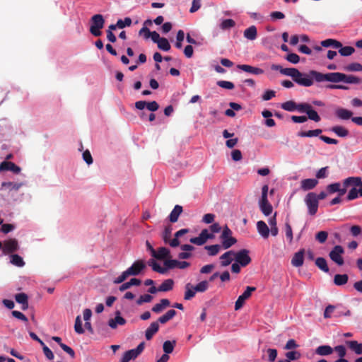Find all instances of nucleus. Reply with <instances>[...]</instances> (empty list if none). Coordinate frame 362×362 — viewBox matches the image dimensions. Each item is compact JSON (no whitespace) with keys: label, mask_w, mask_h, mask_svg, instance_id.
<instances>
[{"label":"nucleus","mask_w":362,"mask_h":362,"mask_svg":"<svg viewBox=\"0 0 362 362\" xmlns=\"http://www.w3.org/2000/svg\"><path fill=\"white\" fill-rule=\"evenodd\" d=\"M310 75L317 82L329 81L332 83L344 82L349 84H359L361 79L354 75H347L340 72L322 74L315 70L310 71Z\"/></svg>","instance_id":"nucleus-1"},{"label":"nucleus","mask_w":362,"mask_h":362,"mask_svg":"<svg viewBox=\"0 0 362 362\" xmlns=\"http://www.w3.org/2000/svg\"><path fill=\"white\" fill-rule=\"evenodd\" d=\"M281 74L285 76H288L298 84L310 87L313 84L315 80L309 74H304L299 71L296 68H283L281 69Z\"/></svg>","instance_id":"nucleus-2"},{"label":"nucleus","mask_w":362,"mask_h":362,"mask_svg":"<svg viewBox=\"0 0 362 362\" xmlns=\"http://www.w3.org/2000/svg\"><path fill=\"white\" fill-rule=\"evenodd\" d=\"M146 268L145 262L142 259L135 261L130 267L117 277L113 283L119 284L124 282L129 276H137Z\"/></svg>","instance_id":"nucleus-3"},{"label":"nucleus","mask_w":362,"mask_h":362,"mask_svg":"<svg viewBox=\"0 0 362 362\" xmlns=\"http://www.w3.org/2000/svg\"><path fill=\"white\" fill-rule=\"evenodd\" d=\"M322 132V130L321 129H316L313 130H308L307 132H299L298 133V136L300 137H313L319 136L320 139L327 144H338V140L329 138L324 135H320Z\"/></svg>","instance_id":"nucleus-4"},{"label":"nucleus","mask_w":362,"mask_h":362,"mask_svg":"<svg viewBox=\"0 0 362 362\" xmlns=\"http://www.w3.org/2000/svg\"><path fill=\"white\" fill-rule=\"evenodd\" d=\"M105 19L101 14L93 15L90 18V33L95 36L99 37L102 35L100 30L104 27Z\"/></svg>","instance_id":"nucleus-5"},{"label":"nucleus","mask_w":362,"mask_h":362,"mask_svg":"<svg viewBox=\"0 0 362 362\" xmlns=\"http://www.w3.org/2000/svg\"><path fill=\"white\" fill-rule=\"evenodd\" d=\"M231 230L226 226L222 231L220 238L222 240V247L223 249H228L237 243V240L231 236Z\"/></svg>","instance_id":"nucleus-6"},{"label":"nucleus","mask_w":362,"mask_h":362,"mask_svg":"<svg viewBox=\"0 0 362 362\" xmlns=\"http://www.w3.org/2000/svg\"><path fill=\"white\" fill-rule=\"evenodd\" d=\"M305 203L308 209V213L314 216L317 212L319 202L315 198V193L309 192L305 197Z\"/></svg>","instance_id":"nucleus-7"},{"label":"nucleus","mask_w":362,"mask_h":362,"mask_svg":"<svg viewBox=\"0 0 362 362\" xmlns=\"http://www.w3.org/2000/svg\"><path fill=\"white\" fill-rule=\"evenodd\" d=\"M299 112L306 113L307 117L315 122H318L321 119L318 113L313 108L310 104L307 103H300Z\"/></svg>","instance_id":"nucleus-8"},{"label":"nucleus","mask_w":362,"mask_h":362,"mask_svg":"<svg viewBox=\"0 0 362 362\" xmlns=\"http://www.w3.org/2000/svg\"><path fill=\"white\" fill-rule=\"evenodd\" d=\"M234 257L236 262L240 264L241 267L247 266L252 261L249 256V250L243 249L237 252H234Z\"/></svg>","instance_id":"nucleus-9"},{"label":"nucleus","mask_w":362,"mask_h":362,"mask_svg":"<svg viewBox=\"0 0 362 362\" xmlns=\"http://www.w3.org/2000/svg\"><path fill=\"white\" fill-rule=\"evenodd\" d=\"M344 252V250L341 245H336L330 251L329 256L334 262L341 266L344 263V259L341 256Z\"/></svg>","instance_id":"nucleus-10"},{"label":"nucleus","mask_w":362,"mask_h":362,"mask_svg":"<svg viewBox=\"0 0 362 362\" xmlns=\"http://www.w3.org/2000/svg\"><path fill=\"white\" fill-rule=\"evenodd\" d=\"M256 290L255 287L253 286H247L245 291L241 294L237 299L235 303V310H240L244 305L245 301L248 299L253 291Z\"/></svg>","instance_id":"nucleus-11"},{"label":"nucleus","mask_w":362,"mask_h":362,"mask_svg":"<svg viewBox=\"0 0 362 362\" xmlns=\"http://www.w3.org/2000/svg\"><path fill=\"white\" fill-rule=\"evenodd\" d=\"M18 248V243L17 240L14 238L5 240L2 244V250L6 255L15 252Z\"/></svg>","instance_id":"nucleus-12"},{"label":"nucleus","mask_w":362,"mask_h":362,"mask_svg":"<svg viewBox=\"0 0 362 362\" xmlns=\"http://www.w3.org/2000/svg\"><path fill=\"white\" fill-rule=\"evenodd\" d=\"M164 265L168 269H172L175 267L183 269L189 267L190 264L185 261L180 262L176 259H165L164 261Z\"/></svg>","instance_id":"nucleus-13"},{"label":"nucleus","mask_w":362,"mask_h":362,"mask_svg":"<svg viewBox=\"0 0 362 362\" xmlns=\"http://www.w3.org/2000/svg\"><path fill=\"white\" fill-rule=\"evenodd\" d=\"M305 250V249H300L299 251L296 252L292 259H291V264L295 267H300L303 266L304 262V255Z\"/></svg>","instance_id":"nucleus-14"},{"label":"nucleus","mask_w":362,"mask_h":362,"mask_svg":"<svg viewBox=\"0 0 362 362\" xmlns=\"http://www.w3.org/2000/svg\"><path fill=\"white\" fill-rule=\"evenodd\" d=\"M11 171L15 174L20 173L21 169L14 163L10 161H3L0 164V171Z\"/></svg>","instance_id":"nucleus-15"},{"label":"nucleus","mask_w":362,"mask_h":362,"mask_svg":"<svg viewBox=\"0 0 362 362\" xmlns=\"http://www.w3.org/2000/svg\"><path fill=\"white\" fill-rule=\"evenodd\" d=\"M143 32H146V35H145L146 39L151 37V40H153V42L155 43H158L159 42V40L162 38L160 37V35L157 32H156V31L151 32L149 30V29L146 26L143 27L139 30V35L143 34Z\"/></svg>","instance_id":"nucleus-16"},{"label":"nucleus","mask_w":362,"mask_h":362,"mask_svg":"<svg viewBox=\"0 0 362 362\" xmlns=\"http://www.w3.org/2000/svg\"><path fill=\"white\" fill-rule=\"evenodd\" d=\"M318 183L316 179H304L300 182V187L304 191H308L314 189Z\"/></svg>","instance_id":"nucleus-17"},{"label":"nucleus","mask_w":362,"mask_h":362,"mask_svg":"<svg viewBox=\"0 0 362 362\" xmlns=\"http://www.w3.org/2000/svg\"><path fill=\"white\" fill-rule=\"evenodd\" d=\"M237 67H238V69H239L242 71H244L245 72L250 73L252 74H255V75H259V74H262L264 73V71L262 69L257 68V67H254V66H252L247 65V64H239L237 66Z\"/></svg>","instance_id":"nucleus-18"},{"label":"nucleus","mask_w":362,"mask_h":362,"mask_svg":"<svg viewBox=\"0 0 362 362\" xmlns=\"http://www.w3.org/2000/svg\"><path fill=\"white\" fill-rule=\"evenodd\" d=\"M126 323V320L120 316L119 311L117 312V315L115 318H112L108 321V325L112 329H116L117 325H124Z\"/></svg>","instance_id":"nucleus-19"},{"label":"nucleus","mask_w":362,"mask_h":362,"mask_svg":"<svg viewBox=\"0 0 362 362\" xmlns=\"http://www.w3.org/2000/svg\"><path fill=\"white\" fill-rule=\"evenodd\" d=\"M257 228L259 235L264 238H267L269 235V228L263 221H259L257 223Z\"/></svg>","instance_id":"nucleus-20"},{"label":"nucleus","mask_w":362,"mask_h":362,"mask_svg":"<svg viewBox=\"0 0 362 362\" xmlns=\"http://www.w3.org/2000/svg\"><path fill=\"white\" fill-rule=\"evenodd\" d=\"M52 339L59 344L60 347L67 353L72 358L75 357V352L72 348L62 342V339L59 337H52Z\"/></svg>","instance_id":"nucleus-21"},{"label":"nucleus","mask_w":362,"mask_h":362,"mask_svg":"<svg viewBox=\"0 0 362 362\" xmlns=\"http://www.w3.org/2000/svg\"><path fill=\"white\" fill-rule=\"evenodd\" d=\"M159 325L158 322H153L145 332V337L147 340L153 338V335L158 331Z\"/></svg>","instance_id":"nucleus-22"},{"label":"nucleus","mask_w":362,"mask_h":362,"mask_svg":"<svg viewBox=\"0 0 362 362\" xmlns=\"http://www.w3.org/2000/svg\"><path fill=\"white\" fill-rule=\"evenodd\" d=\"M15 299L16 302L22 305V309L25 310L28 308V297L25 293H19L16 294Z\"/></svg>","instance_id":"nucleus-23"},{"label":"nucleus","mask_w":362,"mask_h":362,"mask_svg":"<svg viewBox=\"0 0 362 362\" xmlns=\"http://www.w3.org/2000/svg\"><path fill=\"white\" fill-rule=\"evenodd\" d=\"M234 252L232 250L228 251L220 257L221 265L222 267L228 266L233 260Z\"/></svg>","instance_id":"nucleus-24"},{"label":"nucleus","mask_w":362,"mask_h":362,"mask_svg":"<svg viewBox=\"0 0 362 362\" xmlns=\"http://www.w3.org/2000/svg\"><path fill=\"white\" fill-rule=\"evenodd\" d=\"M170 256V250L164 247H159L157 251L155 250V253L153 254L152 257L157 259H164Z\"/></svg>","instance_id":"nucleus-25"},{"label":"nucleus","mask_w":362,"mask_h":362,"mask_svg":"<svg viewBox=\"0 0 362 362\" xmlns=\"http://www.w3.org/2000/svg\"><path fill=\"white\" fill-rule=\"evenodd\" d=\"M182 212V207L180 205H175L174 209L172 210L169 215V221L171 223H175L177 221L180 215Z\"/></svg>","instance_id":"nucleus-26"},{"label":"nucleus","mask_w":362,"mask_h":362,"mask_svg":"<svg viewBox=\"0 0 362 362\" xmlns=\"http://www.w3.org/2000/svg\"><path fill=\"white\" fill-rule=\"evenodd\" d=\"M189 233V229L187 228H183L178 231H177L175 233V238L172 239V240L170 243V246L172 247H176L180 245V241L178 238L181 237L182 235Z\"/></svg>","instance_id":"nucleus-27"},{"label":"nucleus","mask_w":362,"mask_h":362,"mask_svg":"<svg viewBox=\"0 0 362 362\" xmlns=\"http://www.w3.org/2000/svg\"><path fill=\"white\" fill-rule=\"evenodd\" d=\"M300 103L297 104L293 100L286 101L281 105L282 109L286 111L293 112L297 110L299 112Z\"/></svg>","instance_id":"nucleus-28"},{"label":"nucleus","mask_w":362,"mask_h":362,"mask_svg":"<svg viewBox=\"0 0 362 362\" xmlns=\"http://www.w3.org/2000/svg\"><path fill=\"white\" fill-rule=\"evenodd\" d=\"M257 31L255 25H251L244 31V37L250 40H254L257 38Z\"/></svg>","instance_id":"nucleus-29"},{"label":"nucleus","mask_w":362,"mask_h":362,"mask_svg":"<svg viewBox=\"0 0 362 362\" xmlns=\"http://www.w3.org/2000/svg\"><path fill=\"white\" fill-rule=\"evenodd\" d=\"M174 281L172 279L165 280L159 286V292L170 291L173 288Z\"/></svg>","instance_id":"nucleus-30"},{"label":"nucleus","mask_w":362,"mask_h":362,"mask_svg":"<svg viewBox=\"0 0 362 362\" xmlns=\"http://www.w3.org/2000/svg\"><path fill=\"white\" fill-rule=\"evenodd\" d=\"M196 291L194 289V286H192L190 283H187L185 285V293L184 298L186 300H191L193 298L196 294Z\"/></svg>","instance_id":"nucleus-31"},{"label":"nucleus","mask_w":362,"mask_h":362,"mask_svg":"<svg viewBox=\"0 0 362 362\" xmlns=\"http://www.w3.org/2000/svg\"><path fill=\"white\" fill-rule=\"evenodd\" d=\"M23 186L22 183L13 182H4L1 184V189H8L9 191H18Z\"/></svg>","instance_id":"nucleus-32"},{"label":"nucleus","mask_w":362,"mask_h":362,"mask_svg":"<svg viewBox=\"0 0 362 362\" xmlns=\"http://www.w3.org/2000/svg\"><path fill=\"white\" fill-rule=\"evenodd\" d=\"M177 314V312L175 310H169L165 314L160 316L158 319V322H160L161 324H165L171 319H173Z\"/></svg>","instance_id":"nucleus-33"},{"label":"nucleus","mask_w":362,"mask_h":362,"mask_svg":"<svg viewBox=\"0 0 362 362\" xmlns=\"http://www.w3.org/2000/svg\"><path fill=\"white\" fill-rule=\"evenodd\" d=\"M320 44L322 47H332L334 48L338 49L339 47H341V43L339 41L331 38L322 40Z\"/></svg>","instance_id":"nucleus-34"},{"label":"nucleus","mask_w":362,"mask_h":362,"mask_svg":"<svg viewBox=\"0 0 362 362\" xmlns=\"http://www.w3.org/2000/svg\"><path fill=\"white\" fill-rule=\"evenodd\" d=\"M333 352V349L328 345H322L318 346L316 350L315 353L317 355L320 356H327L330 355Z\"/></svg>","instance_id":"nucleus-35"},{"label":"nucleus","mask_w":362,"mask_h":362,"mask_svg":"<svg viewBox=\"0 0 362 362\" xmlns=\"http://www.w3.org/2000/svg\"><path fill=\"white\" fill-rule=\"evenodd\" d=\"M361 177H349L344 180L343 184L344 187H358L359 184H361Z\"/></svg>","instance_id":"nucleus-36"},{"label":"nucleus","mask_w":362,"mask_h":362,"mask_svg":"<svg viewBox=\"0 0 362 362\" xmlns=\"http://www.w3.org/2000/svg\"><path fill=\"white\" fill-rule=\"evenodd\" d=\"M336 115L341 119H349L351 118L353 112L344 108H339L336 110Z\"/></svg>","instance_id":"nucleus-37"},{"label":"nucleus","mask_w":362,"mask_h":362,"mask_svg":"<svg viewBox=\"0 0 362 362\" xmlns=\"http://www.w3.org/2000/svg\"><path fill=\"white\" fill-rule=\"evenodd\" d=\"M346 344L356 354H362V344H359L357 341H347Z\"/></svg>","instance_id":"nucleus-38"},{"label":"nucleus","mask_w":362,"mask_h":362,"mask_svg":"<svg viewBox=\"0 0 362 362\" xmlns=\"http://www.w3.org/2000/svg\"><path fill=\"white\" fill-rule=\"evenodd\" d=\"M330 130L340 137H346L349 135L348 129L341 126H334Z\"/></svg>","instance_id":"nucleus-39"},{"label":"nucleus","mask_w":362,"mask_h":362,"mask_svg":"<svg viewBox=\"0 0 362 362\" xmlns=\"http://www.w3.org/2000/svg\"><path fill=\"white\" fill-rule=\"evenodd\" d=\"M172 231H173V228L170 225L165 226V228L163 232V234H162V238L165 244L170 245V243L172 240V239H171Z\"/></svg>","instance_id":"nucleus-40"},{"label":"nucleus","mask_w":362,"mask_h":362,"mask_svg":"<svg viewBox=\"0 0 362 362\" xmlns=\"http://www.w3.org/2000/svg\"><path fill=\"white\" fill-rule=\"evenodd\" d=\"M315 264L316 266L320 269H321L322 271H323L324 272H329V267L327 266V261L325 258L323 257H317L316 259H315Z\"/></svg>","instance_id":"nucleus-41"},{"label":"nucleus","mask_w":362,"mask_h":362,"mask_svg":"<svg viewBox=\"0 0 362 362\" xmlns=\"http://www.w3.org/2000/svg\"><path fill=\"white\" fill-rule=\"evenodd\" d=\"M204 249L208 251V255L209 256H216L220 252L221 246L218 244L206 245L204 247Z\"/></svg>","instance_id":"nucleus-42"},{"label":"nucleus","mask_w":362,"mask_h":362,"mask_svg":"<svg viewBox=\"0 0 362 362\" xmlns=\"http://www.w3.org/2000/svg\"><path fill=\"white\" fill-rule=\"evenodd\" d=\"M348 279L347 274H336L334 278V283L337 286H342L347 283Z\"/></svg>","instance_id":"nucleus-43"},{"label":"nucleus","mask_w":362,"mask_h":362,"mask_svg":"<svg viewBox=\"0 0 362 362\" xmlns=\"http://www.w3.org/2000/svg\"><path fill=\"white\" fill-rule=\"evenodd\" d=\"M138 355L136 354L134 349H131L124 354L120 362H129L130 360L134 359Z\"/></svg>","instance_id":"nucleus-44"},{"label":"nucleus","mask_w":362,"mask_h":362,"mask_svg":"<svg viewBox=\"0 0 362 362\" xmlns=\"http://www.w3.org/2000/svg\"><path fill=\"white\" fill-rule=\"evenodd\" d=\"M344 71H362V65L357 62L351 63L348 65H346L344 68Z\"/></svg>","instance_id":"nucleus-45"},{"label":"nucleus","mask_w":362,"mask_h":362,"mask_svg":"<svg viewBox=\"0 0 362 362\" xmlns=\"http://www.w3.org/2000/svg\"><path fill=\"white\" fill-rule=\"evenodd\" d=\"M11 263L19 267H21L25 264L23 258L16 254L11 255Z\"/></svg>","instance_id":"nucleus-46"},{"label":"nucleus","mask_w":362,"mask_h":362,"mask_svg":"<svg viewBox=\"0 0 362 362\" xmlns=\"http://www.w3.org/2000/svg\"><path fill=\"white\" fill-rule=\"evenodd\" d=\"M339 48V53L343 57L350 56L355 52V49L351 46H341V47Z\"/></svg>","instance_id":"nucleus-47"},{"label":"nucleus","mask_w":362,"mask_h":362,"mask_svg":"<svg viewBox=\"0 0 362 362\" xmlns=\"http://www.w3.org/2000/svg\"><path fill=\"white\" fill-rule=\"evenodd\" d=\"M176 341H165L163 343V351L167 354H171L173 351L174 347L175 346Z\"/></svg>","instance_id":"nucleus-48"},{"label":"nucleus","mask_w":362,"mask_h":362,"mask_svg":"<svg viewBox=\"0 0 362 362\" xmlns=\"http://www.w3.org/2000/svg\"><path fill=\"white\" fill-rule=\"evenodd\" d=\"M157 45L158 47L163 51H169L171 47L168 40L165 37H162Z\"/></svg>","instance_id":"nucleus-49"},{"label":"nucleus","mask_w":362,"mask_h":362,"mask_svg":"<svg viewBox=\"0 0 362 362\" xmlns=\"http://www.w3.org/2000/svg\"><path fill=\"white\" fill-rule=\"evenodd\" d=\"M74 330L77 334H81L84 333V329L82 327V322H81L80 315H78L76 317L75 325H74Z\"/></svg>","instance_id":"nucleus-50"},{"label":"nucleus","mask_w":362,"mask_h":362,"mask_svg":"<svg viewBox=\"0 0 362 362\" xmlns=\"http://www.w3.org/2000/svg\"><path fill=\"white\" fill-rule=\"evenodd\" d=\"M209 288V281H202L194 286V289L197 292L203 293Z\"/></svg>","instance_id":"nucleus-51"},{"label":"nucleus","mask_w":362,"mask_h":362,"mask_svg":"<svg viewBox=\"0 0 362 362\" xmlns=\"http://www.w3.org/2000/svg\"><path fill=\"white\" fill-rule=\"evenodd\" d=\"M285 234L287 240H288L289 243H291L293 241V230L290 223L287 221L285 223Z\"/></svg>","instance_id":"nucleus-52"},{"label":"nucleus","mask_w":362,"mask_h":362,"mask_svg":"<svg viewBox=\"0 0 362 362\" xmlns=\"http://www.w3.org/2000/svg\"><path fill=\"white\" fill-rule=\"evenodd\" d=\"M260 210L265 216H269L272 214L273 208L270 203L263 204L259 205Z\"/></svg>","instance_id":"nucleus-53"},{"label":"nucleus","mask_w":362,"mask_h":362,"mask_svg":"<svg viewBox=\"0 0 362 362\" xmlns=\"http://www.w3.org/2000/svg\"><path fill=\"white\" fill-rule=\"evenodd\" d=\"M328 237V233L326 231H320L315 235V240L320 243H324L326 242Z\"/></svg>","instance_id":"nucleus-54"},{"label":"nucleus","mask_w":362,"mask_h":362,"mask_svg":"<svg viewBox=\"0 0 362 362\" xmlns=\"http://www.w3.org/2000/svg\"><path fill=\"white\" fill-rule=\"evenodd\" d=\"M235 25V23L233 19H226L222 21L220 27L223 30H226V29H229L230 28L234 27Z\"/></svg>","instance_id":"nucleus-55"},{"label":"nucleus","mask_w":362,"mask_h":362,"mask_svg":"<svg viewBox=\"0 0 362 362\" xmlns=\"http://www.w3.org/2000/svg\"><path fill=\"white\" fill-rule=\"evenodd\" d=\"M132 24V19L129 17H126L124 20L119 19L117 22V28H124L126 26H130Z\"/></svg>","instance_id":"nucleus-56"},{"label":"nucleus","mask_w":362,"mask_h":362,"mask_svg":"<svg viewBox=\"0 0 362 362\" xmlns=\"http://www.w3.org/2000/svg\"><path fill=\"white\" fill-rule=\"evenodd\" d=\"M153 297L150 294L141 295L136 300L137 305H140L144 303H149L152 300Z\"/></svg>","instance_id":"nucleus-57"},{"label":"nucleus","mask_w":362,"mask_h":362,"mask_svg":"<svg viewBox=\"0 0 362 362\" xmlns=\"http://www.w3.org/2000/svg\"><path fill=\"white\" fill-rule=\"evenodd\" d=\"M190 243L192 244H195L197 245H204L207 240H205V238L202 236V235H199L198 237L192 238L189 240Z\"/></svg>","instance_id":"nucleus-58"},{"label":"nucleus","mask_w":362,"mask_h":362,"mask_svg":"<svg viewBox=\"0 0 362 362\" xmlns=\"http://www.w3.org/2000/svg\"><path fill=\"white\" fill-rule=\"evenodd\" d=\"M359 196L358 190L356 187H353L349 190L346 197L347 200L351 201L358 198Z\"/></svg>","instance_id":"nucleus-59"},{"label":"nucleus","mask_w":362,"mask_h":362,"mask_svg":"<svg viewBox=\"0 0 362 362\" xmlns=\"http://www.w3.org/2000/svg\"><path fill=\"white\" fill-rule=\"evenodd\" d=\"M217 85L223 88L228 90H232L234 88V84L230 81H219L217 82Z\"/></svg>","instance_id":"nucleus-60"},{"label":"nucleus","mask_w":362,"mask_h":362,"mask_svg":"<svg viewBox=\"0 0 362 362\" xmlns=\"http://www.w3.org/2000/svg\"><path fill=\"white\" fill-rule=\"evenodd\" d=\"M339 187H341L340 183L335 182L327 185V189L329 194H333L334 192H338V191H339Z\"/></svg>","instance_id":"nucleus-61"},{"label":"nucleus","mask_w":362,"mask_h":362,"mask_svg":"<svg viewBox=\"0 0 362 362\" xmlns=\"http://www.w3.org/2000/svg\"><path fill=\"white\" fill-rule=\"evenodd\" d=\"M286 59L292 64H298L300 61V57L297 54L290 53L287 54Z\"/></svg>","instance_id":"nucleus-62"},{"label":"nucleus","mask_w":362,"mask_h":362,"mask_svg":"<svg viewBox=\"0 0 362 362\" xmlns=\"http://www.w3.org/2000/svg\"><path fill=\"white\" fill-rule=\"evenodd\" d=\"M300 356V354L296 351H288L286 354V357L291 361L299 359Z\"/></svg>","instance_id":"nucleus-63"},{"label":"nucleus","mask_w":362,"mask_h":362,"mask_svg":"<svg viewBox=\"0 0 362 362\" xmlns=\"http://www.w3.org/2000/svg\"><path fill=\"white\" fill-rule=\"evenodd\" d=\"M267 351L268 354V361L274 362L277 356V350L275 349H268Z\"/></svg>","instance_id":"nucleus-64"}]
</instances>
